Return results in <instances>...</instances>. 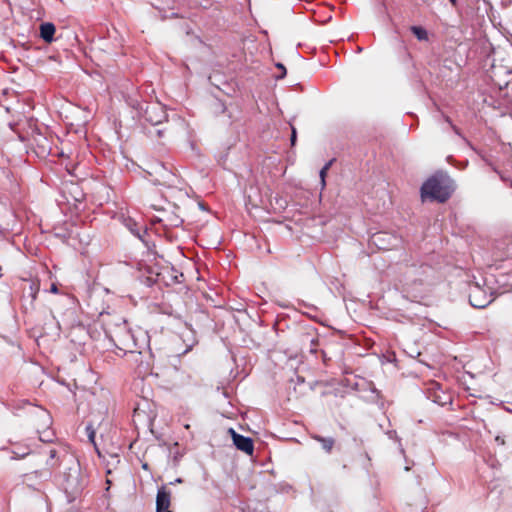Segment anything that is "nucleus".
<instances>
[{
	"label": "nucleus",
	"mask_w": 512,
	"mask_h": 512,
	"mask_svg": "<svg viewBox=\"0 0 512 512\" xmlns=\"http://www.w3.org/2000/svg\"><path fill=\"white\" fill-rule=\"evenodd\" d=\"M495 440H496V442H497V443H499V444H501V445H504V444H505L504 439H503V438H501L500 436H497V437L495 438Z\"/></svg>",
	"instance_id": "nucleus-21"
},
{
	"label": "nucleus",
	"mask_w": 512,
	"mask_h": 512,
	"mask_svg": "<svg viewBox=\"0 0 512 512\" xmlns=\"http://www.w3.org/2000/svg\"><path fill=\"white\" fill-rule=\"evenodd\" d=\"M147 281H148L147 282L148 285H151L152 283L155 282V280H152L150 277L147 278Z\"/></svg>",
	"instance_id": "nucleus-24"
},
{
	"label": "nucleus",
	"mask_w": 512,
	"mask_h": 512,
	"mask_svg": "<svg viewBox=\"0 0 512 512\" xmlns=\"http://www.w3.org/2000/svg\"><path fill=\"white\" fill-rule=\"evenodd\" d=\"M89 438H90L91 441H93L94 440V433H91Z\"/></svg>",
	"instance_id": "nucleus-28"
},
{
	"label": "nucleus",
	"mask_w": 512,
	"mask_h": 512,
	"mask_svg": "<svg viewBox=\"0 0 512 512\" xmlns=\"http://www.w3.org/2000/svg\"><path fill=\"white\" fill-rule=\"evenodd\" d=\"M229 432L231 433L233 444L238 450L246 453L247 455L253 454L254 443L251 438L240 435L233 429H230Z\"/></svg>",
	"instance_id": "nucleus-6"
},
{
	"label": "nucleus",
	"mask_w": 512,
	"mask_h": 512,
	"mask_svg": "<svg viewBox=\"0 0 512 512\" xmlns=\"http://www.w3.org/2000/svg\"><path fill=\"white\" fill-rule=\"evenodd\" d=\"M183 384H184V383H183V381H182V379H181L179 382L175 383L174 385H175V386H181V385H183Z\"/></svg>",
	"instance_id": "nucleus-26"
},
{
	"label": "nucleus",
	"mask_w": 512,
	"mask_h": 512,
	"mask_svg": "<svg viewBox=\"0 0 512 512\" xmlns=\"http://www.w3.org/2000/svg\"><path fill=\"white\" fill-rule=\"evenodd\" d=\"M173 370H174V372L176 374H179L180 376H183V373H180L179 370L176 367H174Z\"/></svg>",
	"instance_id": "nucleus-25"
},
{
	"label": "nucleus",
	"mask_w": 512,
	"mask_h": 512,
	"mask_svg": "<svg viewBox=\"0 0 512 512\" xmlns=\"http://www.w3.org/2000/svg\"><path fill=\"white\" fill-rule=\"evenodd\" d=\"M429 391V398L432 399L433 402L443 406L447 404L450 399L449 396L446 395L439 387L438 384H432L431 387L428 389Z\"/></svg>",
	"instance_id": "nucleus-8"
},
{
	"label": "nucleus",
	"mask_w": 512,
	"mask_h": 512,
	"mask_svg": "<svg viewBox=\"0 0 512 512\" xmlns=\"http://www.w3.org/2000/svg\"><path fill=\"white\" fill-rule=\"evenodd\" d=\"M169 133V129L167 125L160 127V126H153V129L148 130V135L151 138H155L156 140H162L167 134Z\"/></svg>",
	"instance_id": "nucleus-11"
},
{
	"label": "nucleus",
	"mask_w": 512,
	"mask_h": 512,
	"mask_svg": "<svg viewBox=\"0 0 512 512\" xmlns=\"http://www.w3.org/2000/svg\"><path fill=\"white\" fill-rule=\"evenodd\" d=\"M59 459L60 456L58 455L57 450L50 449L49 450V459L47 460V464L50 465L52 468L56 466V461L54 459Z\"/></svg>",
	"instance_id": "nucleus-14"
},
{
	"label": "nucleus",
	"mask_w": 512,
	"mask_h": 512,
	"mask_svg": "<svg viewBox=\"0 0 512 512\" xmlns=\"http://www.w3.org/2000/svg\"><path fill=\"white\" fill-rule=\"evenodd\" d=\"M55 30L54 24L49 22L42 23L40 25V36L45 42L51 43L54 39Z\"/></svg>",
	"instance_id": "nucleus-9"
},
{
	"label": "nucleus",
	"mask_w": 512,
	"mask_h": 512,
	"mask_svg": "<svg viewBox=\"0 0 512 512\" xmlns=\"http://www.w3.org/2000/svg\"><path fill=\"white\" fill-rule=\"evenodd\" d=\"M12 453L15 455V458L20 459L28 455L30 450L28 447L16 446L12 449Z\"/></svg>",
	"instance_id": "nucleus-13"
},
{
	"label": "nucleus",
	"mask_w": 512,
	"mask_h": 512,
	"mask_svg": "<svg viewBox=\"0 0 512 512\" xmlns=\"http://www.w3.org/2000/svg\"><path fill=\"white\" fill-rule=\"evenodd\" d=\"M319 345V339L317 337H313L309 341V348L308 351L311 354H315L317 352V347Z\"/></svg>",
	"instance_id": "nucleus-16"
},
{
	"label": "nucleus",
	"mask_w": 512,
	"mask_h": 512,
	"mask_svg": "<svg viewBox=\"0 0 512 512\" xmlns=\"http://www.w3.org/2000/svg\"><path fill=\"white\" fill-rule=\"evenodd\" d=\"M451 127H452L453 131H454L457 135H460V130H459V128H458L457 126L452 125Z\"/></svg>",
	"instance_id": "nucleus-22"
},
{
	"label": "nucleus",
	"mask_w": 512,
	"mask_h": 512,
	"mask_svg": "<svg viewBox=\"0 0 512 512\" xmlns=\"http://www.w3.org/2000/svg\"><path fill=\"white\" fill-rule=\"evenodd\" d=\"M106 335L114 346L124 353H132L136 350L137 344L127 327L126 322L116 324L114 327L106 329Z\"/></svg>",
	"instance_id": "nucleus-3"
},
{
	"label": "nucleus",
	"mask_w": 512,
	"mask_h": 512,
	"mask_svg": "<svg viewBox=\"0 0 512 512\" xmlns=\"http://www.w3.org/2000/svg\"><path fill=\"white\" fill-rule=\"evenodd\" d=\"M454 190V181L448 175L435 174L423 183L421 197L444 203L451 197Z\"/></svg>",
	"instance_id": "nucleus-2"
},
{
	"label": "nucleus",
	"mask_w": 512,
	"mask_h": 512,
	"mask_svg": "<svg viewBox=\"0 0 512 512\" xmlns=\"http://www.w3.org/2000/svg\"><path fill=\"white\" fill-rule=\"evenodd\" d=\"M333 160H330L321 170H320V178H321V184H322V187H325L326 185V182H325V177L327 175V172L332 164Z\"/></svg>",
	"instance_id": "nucleus-15"
},
{
	"label": "nucleus",
	"mask_w": 512,
	"mask_h": 512,
	"mask_svg": "<svg viewBox=\"0 0 512 512\" xmlns=\"http://www.w3.org/2000/svg\"><path fill=\"white\" fill-rule=\"evenodd\" d=\"M384 235L385 234L379 233V234L376 235V237L380 240V239H382V236H384Z\"/></svg>",
	"instance_id": "nucleus-27"
},
{
	"label": "nucleus",
	"mask_w": 512,
	"mask_h": 512,
	"mask_svg": "<svg viewBox=\"0 0 512 512\" xmlns=\"http://www.w3.org/2000/svg\"><path fill=\"white\" fill-rule=\"evenodd\" d=\"M50 291H51L52 293H57V292H58V288H57V285H56L55 283H53V284L51 285Z\"/></svg>",
	"instance_id": "nucleus-20"
},
{
	"label": "nucleus",
	"mask_w": 512,
	"mask_h": 512,
	"mask_svg": "<svg viewBox=\"0 0 512 512\" xmlns=\"http://www.w3.org/2000/svg\"><path fill=\"white\" fill-rule=\"evenodd\" d=\"M276 67L281 70V74L279 76H277V78L278 79L284 78L286 75V68L284 67V65L281 63H278V64H276Z\"/></svg>",
	"instance_id": "nucleus-18"
},
{
	"label": "nucleus",
	"mask_w": 512,
	"mask_h": 512,
	"mask_svg": "<svg viewBox=\"0 0 512 512\" xmlns=\"http://www.w3.org/2000/svg\"><path fill=\"white\" fill-rule=\"evenodd\" d=\"M296 139H297V136H296V130L293 128L292 129V134H291V145L294 146L295 143H296Z\"/></svg>",
	"instance_id": "nucleus-19"
},
{
	"label": "nucleus",
	"mask_w": 512,
	"mask_h": 512,
	"mask_svg": "<svg viewBox=\"0 0 512 512\" xmlns=\"http://www.w3.org/2000/svg\"><path fill=\"white\" fill-rule=\"evenodd\" d=\"M171 503V493L166 487L159 488L156 497V512H171L169 511Z\"/></svg>",
	"instance_id": "nucleus-7"
},
{
	"label": "nucleus",
	"mask_w": 512,
	"mask_h": 512,
	"mask_svg": "<svg viewBox=\"0 0 512 512\" xmlns=\"http://www.w3.org/2000/svg\"><path fill=\"white\" fill-rule=\"evenodd\" d=\"M61 463L66 466L58 478L59 488L64 492L68 502L78 499L86 486V476L81 470L80 463L73 456L65 453Z\"/></svg>",
	"instance_id": "nucleus-1"
},
{
	"label": "nucleus",
	"mask_w": 512,
	"mask_h": 512,
	"mask_svg": "<svg viewBox=\"0 0 512 512\" xmlns=\"http://www.w3.org/2000/svg\"><path fill=\"white\" fill-rule=\"evenodd\" d=\"M411 32L419 41H428V32L421 26H411Z\"/></svg>",
	"instance_id": "nucleus-12"
},
{
	"label": "nucleus",
	"mask_w": 512,
	"mask_h": 512,
	"mask_svg": "<svg viewBox=\"0 0 512 512\" xmlns=\"http://www.w3.org/2000/svg\"><path fill=\"white\" fill-rule=\"evenodd\" d=\"M312 438L319 442L322 446V448L327 452L330 453L335 445V439L332 437H322L320 435H312Z\"/></svg>",
	"instance_id": "nucleus-10"
},
{
	"label": "nucleus",
	"mask_w": 512,
	"mask_h": 512,
	"mask_svg": "<svg viewBox=\"0 0 512 512\" xmlns=\"http://www.w3.org/2000/svg\"><path fill=\"white\" fill-rule=\"evenodd\" d=\"M134 234H136L138 237H140L139 231L135 232L134 230H131Z\"/></svg>",
	"instance_id": "nucleus-29"
},
{
	"label": "nucleus",
	"mask_w": 512,
	"mask_h": 512,
	"mask_svg": "<svg viewBox=\"0 0 512 512\" xmlns=\"http://www.w3.org/2000/svg\"><path fill=\"white\" fill-rule=\"evenodd\" d=\"M493 301L491 295L487 293L478 285L471 288L469 293V302L475 308H485Z\"/></svg>",
	"instance_id": "nucleus-5"
},
{
	"label": "nucleus",
	"mask_w": 512,
	"mask_h": 512,
	"mask_svg": "<svg viewBox=\"0 0 512 512\" xmlns=\"http://www.w3.org/2000/svg\"><path fill=\"white\" fill-rule=\"evenodd\" d=\"M40 475V476H44V477H49L50 476V472L48 471H34L33 473H30V474H27L26 475V478L27 480H31L32 479V476H37V475Z\"/></svg>",
	"instance_id": "nucleus-17"
},
{
	"label": "nucleus",
	"mask_w": 512,
	"mask_h": 512,
	"mask_svg": "<svg viewBox=\"0 0 512 512\" xmlns=\"http://www.w3.org/2000/svg\"><path fill=\"white\" fill-rule=\"evenodd\" d=\"M143 118L152 126H162L166 122L167 115L159 103H152L143 110Z\"/></svg>",
	"instance_id": "nucleus-4"
},
{
	"label": "nucleus",
	"mask_w": 512,
	"mask_h": 512,
	"mask_svg": "<svg viewBox=\"0 0 512 512\" xmlns=\"http://www.w3.org/2000/svg\"><path fill=\"white\" fill-rule=\"evenodd\" d=\"M445 121L449 123L451 126L453 125L451 119L448 116L445 117Z\"/></svg>",
	"instance_id": "nucleus-23"
},
{
	"label": "nucleus",
	"mask_w": 512,
	"mask_h": 512,
	"mask_svg": "<svg viewBox=\"0 0 512 512\" xmlns=\"http://www.w3.org/2000/svg\"><path fill=\"white\" fill-rule=\"evenodd\" d=\"M450 2L455 5L456 4V0H450Z\"/></svg>",
	"instance_id": "nucleus-30"
}]
</instances>
